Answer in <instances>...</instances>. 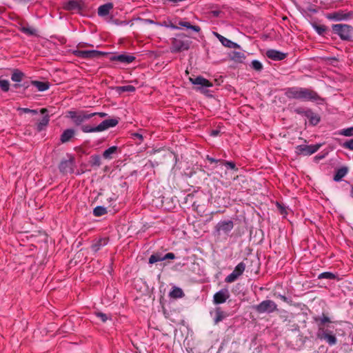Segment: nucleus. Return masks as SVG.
<instances>
[{
	"instance_id": "nucleus-1",
	"label": "nucleus",
	"mask_w": 353,
	"mask_h": 353,
	"mask_svg": "<svg viewBox=\"0 0 353 353\" xmlns=\"http://www.w3.org/2000/svg\"><path fill=\"white\" fill-rule=\"evenodd\" d=\"M314 320L318 326L317 338L325 341L330 346L336 345L337 339L333 332L329 329V323H332L330 319L323 314L321 316L314 317Z\"/></svg>"
},
{
	"instance_id": "nucleus-2",
	"label": "nucleus",
	"mask_w": 353,
	"mask_h": 353,
	"mask_svg": "<svg viewBox=\"0 0 353 353\" xmlns=\"http://www.w3.org/2000/svg\"><path fill=\"white\" fill-rule=\"evenodd\" d=\"M285 95L289 99L301 101H316L321 99L316 92L308 88L297 87L287 89L285 91Z\"/></svg>"
},
{
	"instance_id": "nucleus-3",
	"label": "nucleus",
	"mask_w": 353,
	"mask_h": 353,
	"mask_svg": "<svg viewBox=\"0 0 353 353\" xmlns=\"http://www.w3.org/2000/svg\"><path fill=\"white\" fill-rule=\"evenodd\" d=\"M334 34L339 35L342 40H350L353 36V27L347 24H334L332 26Z\"/></svg>"
},
{
	"instance_id": "nucleus-4",
	"label": "nucleus",
	"mask_w": 353,
	"mask_h": 353,
	"mask_svg": "<svg viewBox=\"0 0 353 353\" xmlns=\"http://www.w3.org/2000/svg\"><path fill=\"white\" fill-rule=\"evenodd\" d=\"M97 115V113H88L85 111H70L68 112L69 117L72 120L74 124L80 125L85 121L90 119L92 117Z\"/></svg>"
},
{
	"instance_id": "nucleus-5",
	"label": "nucleus",
	"mask_w": 353,
	"mask_h": 353,
	"mask_svg": "<svg viewBox=\"0 0 353 353\" xmlns=\"http://www.w3.org/2000/svg\"><path fill=\"white\" fill-rule=\"evenodd\" d=\"M253 308L260 314L272 313L277 310V305L272 300H265L259 304L254 305Z\"/></svg>"
},
{
	"instance_id": "nucleus-6",
	"label": "nucleus",
	"mask_w": 353,
	"mask_h": 353,
	"mask_svg": "<svg viewBox=\"0 0 353 353\" xmlns=\"http://www.w3.org/2000/svg\"><path fill=\"white\" fill-rule=\"evenodd\" d=\"M190 81L196 86V90L204 94L208 92V88H211L213 85L212 83L201 76L196 78H190Z\"/></svg>"
},
{
	"instance_id": "nucleus-7",
	"label": "nucleus",
	"mask_w": 353,
	"mask_h": 353,
	"mask_svg": "<svg viewBox=\"0 0 353 353\" xmlns=\"http://www.w3.org/2000/svg\"><path fill=\"white\" fill-rule=\"evenodd\" d=\"M319 148V145H300L296 147L295 152L298 154L309 156L315 153Z\"/></svg>"
},
{
	"instance_id": "nucleus-8",
	"label": "nucleus",
	"mask_w": 353,
	"mask_h": 353,
	"mask_svg": "<svg viewBox=\"0 0 353 353\" xmlns=\"http://www.w3.org/2000/svg\"><path fill=\"white\" fill-rule=\"evenodd\" d=\"M245 265L244 263H239L234 268L233 272L226 276L225 281L226 283L234 282L245 271Z\"/></svg>"
},
{
	"instance_id": "nucleus-9",
	"label": "nucleus",
	"mask_w": 353,
	"mask_h": 353,
	"mask_svg": "<svg viewBox=\"0 0 353 353\" xmlns=\"http://www.w3.org/2000/svg\"><path fill=\"white\" fill-rule=\"evenodd\" d=\"M190 47L188 41H183L180 39L174 38L172 41L170 51L172 52H178L187 50Z\"/></svg>"
},
{
	"instance_id": "nucleus-10",
	"label": "nucleus",
	"mask_w": 353,
	"mask_h": 353,
	"mask_svg": "<svg viewBox=\"0 0 353 353\" xmlns=\"http://www.w3.org/2000/svg\"><path fill=\"white\" fill-rule=\"evenodd\" d=\"M74 54L82 59H91L99 57L104 54L103 52L98 50H75Z\"/></svg>"
},
{
	"instance_id": "nucleus-11",
	"label": "nucleus",
	"mask_w": 353,
	"mask_h": 353,
	"mask_svg": "<svg viewBox=\"0 0 353 353\" xmlns=\"http://www.w3.org/2000/svg\"><path fill=\"white\" fill-rule=\"evenodd\" d=\"M351 12H345L343 10H339L330 13L327 15V19L336 21H344L350 19L352 17Z\"/></svg>"
},
{
	"instance_id": "nucleus-12",
	"label": "nucleus",
	"mask_w": 353,
	"mask_h": 353,
	"mask_svg": "<svg viewBox=\"0 0 353 353\" xmlns=\"http://www.w3.org/2000/svg\"><path fill=\"white\" fill-rule=\"evenodd\" d=\"M74 159L70 157L68 159L62 160L59 165V169L63 174L71 173L73 172Z\"/></svg>"
},
{
	"instance_id": "nucleus-13",
	"label": "nucleus",
	"mask_w": 353,
	"mask_h": 353,
	"mask_svg": "<svg viewBox=\"0 0 353 353\" xmlns=\"http://www.w3.org/2000/svg\"><path fill=\"white\" fill-rule=\"evenodd\" d=\"M230 297L228 290L222 289L214 294L213 296V301L215 304H221L226 301Z\"/></svg>"
},
{
	"instance_id": "nucleus-14",
	"label": "nucleus",
	"mask_w": 353,
	"mask_h": 353,
	"mask_svg": "<svg viewBox=\"0 0 353 353\" xmlns=\"http://www.w3.org/2000/svg\"><path fill=\"white\" fill-rule=\"evenodd\" d=\"M234 227V223L232 221H223L217 223L216 230L219 232L224 234L229 233Z\"/></svg>"
},
{
	"instance_id": "nucleus-15",
	"label": "nucleus",
	"mask_w": 353,
	"mask_h": 353,
	"mask_svg": "<svg viewBox=\"0 0 353 353\" xmlns=\"http://www.w3.org/2000/svg\"><path fill=\"white\" fill-rule=\"evenodd\" d=\"M135 59V57L130 54H119L111 57L110 60L112 61H119L124 63H130Z\"/></svg>"
},
{
	"instance_id": "nucleus-16",
	"label": "nucleus",
	"mask_w": 353,
	"mask_h": 353,
	"mask_svg": "<svg viewBox=\"0 0 353 353\" xmlns=\"http://www.w3.org/2000/svg\"><path fill=\"white\" fill-rule=\"evenodd\" d=\"M266 56L274 61H281L285 58L286 54L276 50H268L266 52Z\"/></svg>"
},
{
	"instance_id": "nucleus-17",
	"label": "nucleus",
	"mask_w": 353,
	"mask_h": 353,
	"mask_svg": "<svg viewBox=\"0 0 353 353\" xmlns=\"http://www.w3.org/2000/svg\"><path fill=\"white\" fill-rule=\"evenodd\" d=\"M301 113L309 119L310 123L313 125H316L320 121L319 115L314 113L311 110H304Z\"/></svg>"
},
{
	"instance_id": "nucleus-18",
	"label": "nucleus",
	"mask_w": 353,
	"mask_h": 353,
	"mask_svg": "<svg viewBox=\"0 0 353 353\" xmlns=\"http://www.w3.org/2000/svg\"><path fill=\"white\" fill-rule=\"evenodd\" d=\"M118 120L116 119H106L99 125V129L101 132L104 131L110 128L116 126L118 124Z\"/></svg>"
},
{
	"instance_id": "nucleus-19",
	"label": "nucleus",
	"mask_w": 353,
	"mask_h": 353,
	"mask_svg": "<svg viewBox=\"0 0 353 353\" xmlns=\"http://www.w3.org/2000/svg\"><path fill=\"white\" fill-rule=\"evenodd\" d=\"M40 112L42 114H44V116L37 124V128L39 131L43 130V128L48 125L50 121L49 116L48 114H45L48 112L47 109L42 108Z\"/></svg>"
},
{
	"instance_id": "nucleus-20",
	"label": "nucleus",
	"mask_w": 353,
	"mask_h": 353,
	"mask_svg": "<svg viewBox=\"0 0 353 353\" xmlns=\"http://www.w3.org/2000/svg\"><path fill=\"white\" fill-rule=\"evenodd\" d=\"M114 6L112 3H107L101 5L98 8V15L99 17H105L109 14L110 11L113 8Z\"/></svg>"
},
{
	"instance_id": "nucleus-21",
	"label": "nucleus",
	"mask_w": 353,
	"mask_h": 353,
	"mask_svg": "<svg viewBox=\"0 0 353 353\" xmlns=\"http://www.w3.org/2000/svg\"><path fill=\"white\" fill-rule=\"evenodd\" d=\"M74 135V130L72 129H67L63 131L61 135V141L62 143H66L69 141Z\"/></svg>"
},
{
	"instance_id": "nucleus-22",
	"label": "nucleus",
	"mask_w": 353,
	"mask_h": 353,
	"mask_svg": "<svg viewBox=\"0 0 353 353\" xmlns=\"http://www.w3.org/2000/svg\"><path fill=\"white\" fill-rule=\"evenodd\" d=\"M32 84L34 85L37 90L40 92H43L47 90L49 87L50 84L48 82H43V81H32Z\"/></svg>"
},
{
	"instance_id": "nucleus-23",
	"label": "nucleus",
	"mask_w": 353,
	"mask_h": 353,
	"mask_svg": "<svg viewBox=\"0 0 353 353\" xmlns=\"http://www.w3.org/2000/svg\"><path fill=\"white\" fill-rule=\"evenodd\" d=\"M169 296L173 299H179L182 298L184 296V293L180 288L174 287L170 292Z\"/></svg>"
},
{
	"instance_id": "nucleus-24",
	"label": "nucleus",
	"mask_w": 353,
	"mask_h": 353,
	"mask_svg": "<svg viewBox=\"0 0 353 353\" xmlns=\"http://www.w3.org/2000/svg\"><path fill=\"white\" fill-rule=\"evenodd\" d=\"M24 74L19 70H14L12 74L11 79L14 82H21L23 80Z\"/></svg>"
},
{
	"instance_id": "nucleus-25",
	"label": "nucleus",
	"mask_w": 353,
	"mask_h": 353,
	"mask_svg": "<svg viewBox=\"0 0 353 353\" xmlns=\"http://www.w3.org/2000/svg\"><path fill=\"white\" fill-rule=\"evenodd\" d=\"M220 42L222 43L223 46L230 48H239V46L237 43L230 41V39H228L225 37H222Z\"/></svg>"
},
{
	"instance_id": "nucleus-26",
	"label": "nucleus",
	"mask_w": 353,
	"mask_h": 353,
	"mask_svg": "<svg viewBox=\"0 0 353 353\" xmlns=\"http://www.w3.org/2000/svg\"><path fill=\"white\" fill-rule=\"evenodd\" d=\"M347 170L345 168H342L339 169L334 176V180L335 181H341L347 174Z\"/></svg>"
},
{
	"instance_id": "nucleus-27",
	"label": "nucleus",
	"mask_w": 353,
	"mask_h": 353,
	"mask_svg": "<svg viewBox=\"0 0 353 353\" xmlns=\"http://www.w3.org/2000/svg\"><path fill=\"white\" fill-rule=\"evenodd\" d=\"M117 150V146H112L103 152V157L105 159H112V154H114Z\"/></svg>"
},
{
	"instance_id": "nucleus-28",
	"label": "nucleus",
	"mask_w": 353,
	"mask_h": 353,
	"mask_svg": "<svg viewBox=\"0 0 353 353\" xmlns=\"http://www.w3.org/2000/svg\"><path fill=\"white\" fill-rule=\"evenodd\" d=\"M179 25L182 26V27H185L188 29H191L192 30H194V32H199L201 30V28L199 26H192L191 25L189 22H187V21H179Z\"/></svg>"
},
{
	"instance_id": "nucleus-29",
	"label": "nucleus",
	"mask_w": 353,
	"mask_h": 353,
	"mask_svg": "<svg viewBox=\"0 0 353 353\" xmlns=\"http://www.w3.org/2000/svg\"><path fill=\"white\" fill-rule=\"evenodd\" d=\"M245 59V57L244 54L241 52H234L232 55V59L236 62L242 63Z\"/></svg>"
},
{
	"instance_id": "nucleus-30",
	"label": "nucleus",
	"mask_w": 353,
	"mask_h": 353,
	"mask_svg": "<svg viewBox=\"0 0 353 353\" xmlns=\"http://www.w3.org/2000/svg\"><path fill=\"white\" fill-rule=\"evenodd\" d=\"M80 7L79 3L76 1H70L67 3L64 8L68 10H77Z\"/></svg>"
},
{
	"instance_id": "nucleus-31",
	"label": "nucleus",
	"mask_w": 353,
	"mask_h": 353,
	"mask_svg": "<svg viewBox=\"0 0 353 353\" xmlns=\"http://www.w3.org/2000/svg\"><path fill=\"white\" fill-rule=\"evenodd\" d=\"M81 130L85 133L101 132L99 129V125L96 127H92L88 125H83L81 127Z\"/></svg>"
},
{
	"instance_id": "nucleus-32",
	"label": "nucleus",
	"mask_w": 353,
	"mask_h": 353,
	"mask_svg": "<svg viewBox=\"0 0 353 353\" xmlns=\"http://www.w3.org/2000/svg\"><path fill=\"white\" fill-rule=\"evenodd\" d=\"M117 90L119 93L122 92H133L135 91V88L133 85H127L117 87Z\"/></svg>"
},
{
	"instance_id": "nucleus-33",
	"label": "nucleus",
	"mask_w": 353,
	"mask_h": 353,
	"mask_svg": "<svg viewBox=\"0 0 353 353\" xmlns=\"http://www.w3.org/2000/svg\"><path fill=\"white\" fill-rule=\"evenodd\" d=\"M107 213V209L103 206H97L93 210V214L96 216H100Z\"/></svg>"
},
{
	"instance_id": "nucleus-34",
	"label": "nucleus",
	"mask_w": 353,
	"mask_h": 353,
	"mask_svg": "<svg viewBox=\"0 0 353 353\" xmlns=\"http://www.w3.org/2000/svg\"><path fill=\"white\" fill-rule=\"evenodd\" d=\"M164 261L163 256L161 254H154L150 256L149 258V263L150 264L154 263L158 261Z\"/></svg>"
},
{
	"instance_id": "nucleus-35",
	"label": "nucleus",
	"mask_w": 353,
	"mask_h": 353,
	"mask_svg": "<svg viewBox=\"0 0 353 353\" xmlns=\"http://www.w3.org/2000/svg\"><path fill=\"white\" fill-rule=\"evenodd\" d=\"M312 26V28L319 35L323 34L327 30L326 26L324 25H318L316 23H313Z\"/></svg>"
},
{
	"instance_id": "nucleus-36",
	"label": "nucleus",
	"mask_w": 353,
	"mask_h": 353,
	"mask_svg": "<svg viewBox=\"0 0 353 353\" xmlns=\"http://www.w3.org/2000/svg\"><path fill=\"white\" fill-rule=\"evenodd\" d=\"M0 88L2 91L6 92L10 89V83L8 80H1L0 81Z\"/></svg>"
},
{
	"instance_id": "nucleus-37",
	"label": "nucleus",
	"mask_w": 353,
	"mask_h": 353,
	"mask_svg": "<svg viewBox=\"0 0 353 353\" xmlns=\"http://www.w3.org/2000/svg\"><path fill=\"white\" fill-rule=\"evenodd\" d=\"M339 134L345 136V137H351L353 136V127L348 128L346 129H343L339 132Z\"/></svg>"
},
{
	"instance_id": "nucleus-38",
	"label": "nucleus",
	"mask_w": 353,
	"mask_h": 353,
	"mask_svg": "<svg viewBox=\"0 0 353 353\" xmlns=\"http://www.w3.org/2000/svg\"><path fill=\"white\" fill-rule=\"evenodd\" d=\"M251 65L252 68L256 71H261L263 68L262 63L257 60L252 61L251 63Z\"/></svg>"
},
{
	"instance_id": "nucleus-39",
	"label": "nucleus",
	"mask_w": 353,
	"mask_h": 353,
	"mask_svg": "<svg viewBox=\"0 0 353 353\" xmlns=\"http://www.w3.org/2000/svg\"><path fill=\"white\" fill-rule=\"evenodd\" d=\"M319 279H333L335 278V275L332 272H325L321 273L319 276Z\"/></svg>"
},
{
	"instance_id": "nucleus-40",
	"label": "nucleus",
	"mask_w": 353,
	"mask_h": 353,
	"mask_svg": "<svg viewBox=\"0 0 353 353\" xmlns=\"http://www.w3.org/2000/svg\"><path fill=\"white\" fill-rule=\"evenodd\" d=\"M224 319V314L219 309L216 310V317L214 319L215 323L221 321Z\"/></svg>"
},
{
	"instance_id": "nucleus-41",
	"label": "nucleus",
	"mask_w": 353,
	"mask_h": 353,
	"mask_svg": "<svg viewBox=\"0 0 353 353\" xmlns=\"http://www.w3.org/2000/svg\"><path fill=\"white\" fill-rule=\"evenodd\" d=\"M17 110L23 112V113H31L33 114H37L38 113V111L37 110H31L26 108H18Z\"/></svg>"
},
{
	"instance_id": "nucleus-42",
	"label": "nucleus",
	"mask_w": 353,
	"mask_h": 353,
	"mask_svg": "<svg viewBox=\"0 0 353 353\" xmlns=\"http://www.w3.org/2000/svg\"><path fill=\"white\" fill-rule=\"evenodd\" d=\"M96 316L101 319L102 322H105L109 319L108 316L106 314L102 312L96 313Z\"/></svg>"
},
{
	"instance_id": "nucleus-43",
	"label": "nucleus",
	"mask_w": 353,
	"mask_h": 353,
	"mask_svg": "<svg viewBox=\"0 0 353 353\" xmlns=\"http://www.w3.org/2000/svg\"><path fill=\"white\" fill-rule=\"evenodd\" d=\"M22 32L29 35H33L35 34L36 30L30 28L23 27L22 28Z\"/></svg>"
},
{
	"instance_id": "nucleus-44",
	"label": "nucleus",
	"mask_w": 353,
	"mask_h": 353,
	"mask_svg": "<svg viewBox=\"0 0 353 353\" xmlns=\"http://www.w3.org/2000/svg\"><path fill=\"white\" fill-rule=\"evenodd\" d=\"M343 147L353 150V139L345 142Z\"/></svg>"
},
{
	"instance_id": "nucleus-45",
	"label": "nucleus",
	"mask_w": 353,
	"mask_h": 353,
	"mask_svg": "<svg viewBox=\"0 0 353 353\" xmlns=\"http://www.w3.org/2000/svg\"><path fill=\"white\" fill-rule=\"evenodd\" d=\"M276 206H277L278 209L279 210L281 214H283V215L287 214V210L285 206H283V205H281L279 203H276Z\"/></svg>"
},
{
	"instance_id": "nucleus-46",
	"label": "nucleus",
	"mask_w": 353,
	"mask_h": 353,
	"mask_svg": "<svg viewBox=\"0 0 353 353\" xmlns=\"http://www.w3.org/2000/svg\"><path fill=\"white\" fill-rule=\"evenodd\" d=\"M223 163L228 168L234 170L236 168L234 163H233L232 161H225V162H223Z\"/></svg>"
},
{
	"instance_id": "nucleus-47",
	"label": "nucleus",
	"mask_w": 353,
	"mask_h": 353,
	"mask_svg": "<svg viewBox=\"0 0 353 353\" xmlns=\"http://www.w3.org/2000/svg\"><path fill=\"white\" fill-rule=\"evenodd\" d=\"M101 247V244H99L97 241L95 243L92 245V249L94 252H97L100 248Z\"/></svg>"
},
{
	"instance_id": "nucleus-48",
	"label": "nucleus",
	"mask_w": 353,
	"mask_h": 353,
	"mask_svg": "<svg viewBox=\"0 0 353 353\" xmlns=\"http://www.w3.org/2000/svg\"><path fill=\"white\" fill-rule=\"evenodd\" d=\"M163 258H164V260L174 259L175 258V256L173 253L169 252V253H167L166 254L163 255Z\"/></svg>"
},
{
	"instance_id": "nucleus-49",
	"label": "nucleus",
	"mask_w": 353,
	"mask_h": 353,
	"mask_svg": "<svg viewBox=\"0 0 353 353\" xmlns=\"http://www.w3.org/2000/svg\"><path fill=\"white\" fill-rule=\"evenodd\" d=\"M161 26H164L165 27H168V28H170L174 29V30L178 29V27L174 25L172 23H170L169 24H167L165 22H164L163 24H161Z\"/></svg>"
},
{
	"instance_id": "nucleus-50",
	"label": "nucleus",
	"mask_w": 353,
	"mask_h": 353,
	"mask_svg": "<svg viewBox=\"0 0 353 353\" xmlns=\"http://www.w3.org/2000/svg\"><path fill=\"white\" fill-rule=\"evenodd\" d=\"M97 242L101 244V246H104L108 243V239L106 238L100 239Z\"/></svg>"
},
{
	"instance_id": "nucleus-51",
	"label": "nucleus",
	"mask_w": 353,
	"mask_h": 353,
	"mask_svg": "<svg viewBox=\"0 0 353 353\" xmlns=\"http://www.w3.org/2000/svg\"><path fill=\"white\" fill-rule=\"evenodd\" d=\"M207 159L209 161H210L211 163H217V162H221L220 160H216L214 158H212V157H210L209 156L207 157Z\"/></svg>"
},
{
	"instance_id": "nucleus-52",
	"label": "nucleus",
	"mask_w": 353,
	"mask_h": 353,
	"mask_svg": "<svg viewBox=\"0 0 353 353\" xmlns=\"http://www.w3.org/2000/svg\"><path fill=\"white\" fill-rule=\"evenodd\" d=\"M213 34L219 40V41H221L222 37H224L223 36L221 35L220 34L216 32H214Z\"/></svg>"
},
{
	"instance_id": "nucleus-53",
	"label": "nucleus",
	"mask_w": 353,
	"mask_h": 353,
	"mask_svg": "<svg viewBox=\"0 0 353 353\" xmlns=\"http://www.w3.org/2000/svg\"><path fill=\"white\" fill-rule=\"evenodd\" d=\"M96 113H97V115L100 116V117H101V118H103V117H106V115H107V114L104 113V112H96Z\"/></svg>"
},
{
	"instance_id": "nucleus-54",
	"label": "nucleus",
	"mask_w": 353,
	"mask_h": 353,
	"mask_svg": "<svg viewBox=\"0 0 353 353\" xmlns=\"http://www.w3.org/2000/svg\"><path fill=\"white\" fill-rule=\"evenodd\" d=\"M279 297H280V299H281V300H283V301H285V302H286V301H288V299H287L285 296H283V295H281V294H280V295H279Z\"/></svg>"
},
{
	"instance_id": "nucleus-55",
	"label": "nucleus",
	"mask_w": 353,
	"mask_h": 353,
	"mask_svg": "<svg viewBox=\"0 0 353 353\" xmlns=\"http://www.w3.org/2000/svg\"><path fill=\"white\" fill-rule=\"evenodd\" d=\"M212 134L214 136H216L218 134V131L217 130L212 131Z\"/></svg>"
},
{
	"instance_id": "nucleus-56",
	"label": "nucleus",
	"mask_w": 353,
	"mask_h": 353,
	"mask_svg": "<svg viewBox=\"0 0 353 353\" xmlns=\"http://www.w3.org/2000/svg\"><path fill=\"white\" fill-rule=\"evenodd\" d=\"M352 194H353V186H352Z\"/></svg>"
}]
</instances>
